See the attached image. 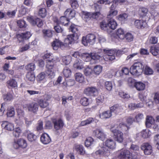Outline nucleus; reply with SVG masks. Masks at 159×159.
<instances>
[{
    "instance_id": "obj_1",
    "label": "nucleus",
    "mask_w": 159,
    "mask_h": 159,
    "mask_svg": "<svg viewBox=\"0 0 159 159\" xmlns=\"http://www.w3.org/2000/svg\"><path fill=\"white\" fill-rule=\"evenodd\" d=\"M105 146L97 151L95 153L98 155L108 156L110 154V149H113L116 148V143L112 139H108L105 142Z\"/></svg>"
},
{
    "instance_id": "obj_2",
    "label": "nucleus",
    "mask_w": 159,
    "mask_h": 159,
    "mask_svg": "<svg viewBox=\"0 0 159 159\" xmlns=\"http://www.w3.org/2000/svg\"><path fill=\"white\" fill-rule=\"evenodd\" d=\"M144 66L140 62L134 63L130 68V73L134 75L138 76L141 74L143 71Z\"/></svg>"
},
{
    "instance_id": "obj_3",
    "label": "nucleus",
    "mask_w": 159,
    "mask_h": 159,
    "mask_svg": "<svg viewBox=\"0 0 159 159\" xmlns=\"http://www.w3.org/2000/svg\"><path fill=\"white\" fill-rule=\"evenodd\" d=\"M81 57L84 61L86 62L91 61V62H95V60L99 59L100 57L99 55L96 53H92L90 54L87 53H83L81 54Z\"/></svg>"
},
{
    "instance_id": "obj_4",
    "label": "nucleus",
    "mask_w": 159,
    "mask_h": 159,
    "mask_svg": "<svg viewBox=\"0 0 159 159\" xmlns=\"http://www.w3.org/2000/svg\"><path fill=\"white\" fill-rule=\"evenodd\" d=\"M52 59V60L49 59L47 60V64L46 66L47 68V74L51 78H53L54 76L55 70V68L54 66V63H53V59Z\"/></svg>"
},
{
    "instance_id": "obj_5",
    "label": "nucleus",
    "mask_w": 159,
    "mask_h": 159,
    "mask_svg": "<svg viewBox=\"0 0 159 159\" xmlns=\"http://www.w3.org/2000/svg\"><path fill=\"white\" fill-rule=\"evenodd\" d=\"M110 129L113 134L114 139L119 143H122L123 140L122 132L113 127H111Z\"/></svg>"
},
{
    "instance_id": "obj_6",
    "label": "nucleus",
    "mask_w": 159,
    "mask_h": 159,
    "mask_svg": "<svg viewBox=\"0 0 159 159\" xmlns=\"http://www.w3.org/2000/svg\"><path fill=\"white\" fill-rule=\"evenodd\" d=\"M96 37L93 34H89L85 37H83L82 40V43L85 46L88 45V43L93 45L95 41Z\"/></svg>"
},
{
    "instance_id": "obj_7",
    "label": "nucleus",
    "mask_w": 159,
    "mask_h": 159,
    "mask_svg": "<svg viewBox=\"0 0 159 159\" xmlns=\"http://www.w3.org/2000/svg\"><path fill=\"white\" fill-rule=\"evenodd\" d=\"M137 156L132 157L130 152L127 150L122 149L120 152V154L118 157V159H136Z\"/></svg>"
},
{
    "instance_id": "obj_8",
    "label": "nucleus",
    "mask_w": 159,
    "mask_h": 159,
    "mask_svg": "<svg viewBox=\"0 0 159 159\" xmlns=\"http://www.w3.org/2000/svg\"><path fill=\"white\" fill-rule=\"evenodd\" d=\"M103 51L105 52V54L103 56V58L105 61H111L115 59V51L112 49L109 50L108 49H104Z\"/></svg>"
},
{
    "instance_id": "obj_9",
    "label": "nucleus",
    "mask_w": 159,
    "mask_h": 159,
    "mask_svg": "<svg viewBox=\"0 0 159 159\" xmlns=\"http://www.w3.org/2000/svg\"><path fill=\"white\" fill-rule=\"evenodd\" d=\"M84 93L87 96H95L98 94V92L96 87H90L85 89L84 91Z\"/></svg>"
},
{
    "instance_id": "obj_10",
    "label": "nucleus",
    "mask_w": 159,
    "mask_h": 159,
    "mask_svg": "<svg viewBox=\"0 0 159 159\" xmlns=\"http://www.w3.org/2000/svg\"><path fill=\"white\" fill-rule=\"evenodd\" d=\"M27 145L26 141L23 139H20L17 141H15L13 144V147L16 149L18 148L19 147L25 148Z\"/></svg>"
},
{
    "instance_id": "obj_11",
    "label": "nucleus",
    "mask_w": 159,
    "mask_h": 159,
    "mask_svg": "<svg viewBox=\"0 0 159 159\" xmlns=\"http://www.w3.org/2000/svg\"><path fill=\"white\" fill-rule=\"evenodd\" d=\"M78 37L77 35L76 36L74 34L68 35L67 38L65 40L64 47H68L69 44L72 43L74 41L78 39Z\"/></svg>"
},
{
    "instance_id": "obj_12",
    "label": "nucleus",
    "mask_w": 159,
    "mask_h": 159,
    "mask_svg": "<svg viewBox=\"0 0 159 159\" xmlns=\"http://www.w3.org/2000/svg\"><path fill=\"white\" fill-rule=\"evenodd\" d=\"M141 148V149L143 151L144 154L146 155H150L152 152V147L148 143H144L143 144Z\"/></svg>"
},
{
    "instance_id": "obj_13",
    "label": "nucleus",
    "mask_w": 159,
    "mask_h": 159,
    "mask_svg": "<svg viewBox=\"0 0 159 159\" xmlns=\"http://www.w3.org/2000/svg\"><path fill=\"white\" fill-rule=\"evenodd\" d=\"M30 22L33 25H37L38 27H41L43 25L42 20L37 18L33 19L32 17H29L27 18Z\"/></svg>"
},
{
    "instance_id": "obj_14",
    "label": "nucleus",
    "mask_w": 159,
    "mask_h": 159,
    "mask_svg": "<svg viewBox=\"0 0 159 159\" xmlns=\"http://www.w3.org/2000/svg\"><path fill=\"white\" fill-rule=\"evenodd\" d=\"M30 22L33 25H37L38 27H41L43 25L42 20L37 18L33 19L32 17H29L27 18Z\"/></svg>"
},
{
    "instance_id": "obj_15",
    "label": "nucleus",
    "mask_w": 159,
    "mask_h": 159,
    "mask_svg": "<svg viewBox=\"0 0 159 159\" xmlns=\"http://www.w3.org/2000/svg\"><path fill=\"white\" fill-rule=\"evenodd\" d=\"M93 133L97 138L103 141L106 138V135L103 131L100 129H97L94 130Z\"/></svg>"
},
{
    "instance_id": "obj_16",
    "label": "nucleus",
    "mask_w": 159,
    "mask_h": 159,
    "mask_svg": "<svg viewBox=\"0 0 159 159\" xmlns=\"http://www.w3.org/2000/svg\"><path fill=\"white\" fill-rule=\"evenodd\" d=\"M52 46L54 50H57L59 47L61 49H64L66 47H64V43H63L59 39H56L52 43Z\"/></svg>"
},
{
    "instance_id": "obj_17",
    "label": "nucleus",
    "mask_w": 159,
    "mask_h": 159,
    "mask_svg": "<svg viewBox=\"0 0 159 159\" xmlns=\"http://www.w3.org/2000/svg\"><path fill=\"white\" fill-rule=\"evenodd\" d=\"M31 34L30 32H27L24 33L17 34L16 36L19 42H23L24 39H28L31 36Z\"/></svg>"
},
{
    "instance_id": "obj_18",
    "label": "nucleus",
    "mask_w": 159,
    "mask_h": 159,
    "mask_svg": "<svg viewBox=\"0 0 159 159\" xmlns=\"http://www.w3.org/2000/svg\"><path fill=\"white\" fill-rule=\"evenodd\" d=\"M110 3L107 0H99L97 3H94L93 6L96 11H99L102 8L101 4H109Z\"/></svg>"
},
{
    "instance_id": "obj_19",
    "label": "nucleus",
    "mask_w": 159,
    "mask_h": 159,
    "mask_svg": "<svg viewBox=\"0 0 159 159\" xmlns=\"http://www.w3.org/2000/svg\"><path fill=\"white\" fill-rule=\"evenodd\" d=\"M1 126L5 130L9 131H12L14 129L13 124L6 121H3Z\"/></svg>"
},
{
    "instance_id": "obj_20",
    "label": "nucleus",
    "mask_w": 159,
    "mask_h": 159,
    "mask_svg": "<svg viewBox=\"0 0 159 159\" xmlns=\"http://www.w3.org/2000/svg\"><path fill=\"white\" fill-rule=\"evenodd\" d=\"M52 122L54 124V128L57 130L62 129L64 125L63 121L61 119H54L52 120Z\"/></svg>"
},
{
    "instance_id": "obj_21",
    "label": "nucleus",
    "mask_w": 159,
    "mask_h": 159,
    "mask_svg": "<svg viewBox=\"0 0 159 159\" xmlns=\"http://www.w3.org/2000/svg\"><path fill=\"white\" fill-rule=\"evenodd\" d=\"M27 107L29 111L34 113L38 110L39 106L37 103L34 102L27 104Z\"/></svg>"
},
{
    "instance_id": "obj_22",
    "label": "nucleus",
    "mask_w": 159,
    "mask_h": 159,
    "mask_svg": "<svg viewBox=\"0 0 159 159\" xmlns=\"http://www.w3.org/2000/svg\"><path fill=\"white\" fill-rule=\"evenodd\" d=\"M41 142L44 144H47L49 143L51 141L50 138L48 135L44 133L42 134L40 138Z\"/></svg>"
},
{
    "instance_id": "obj_23",
    "label": "nucleus",
    "mask_w": 159,
    "mask_h": 159,
    "mask_svg": "<svg viewBox=\"0 0 159 159\" xmlns=\"http://www.w3.org/2000/svg\"><path fill=\"white\" fill-rule=\"evenodd\" d=\"M134 25L138 29L142 28L146 26V22L143 20H138L135 21Z\"/></svg>"
},
{
    "instance_id": "obj_24",
    "label": "nucleus",
    "mask_w": 159,
    "mask_h": 159,
    "mask_svg": "<svg viewBox=\"0 0 159 159\" xmlns=\"http://www.w3.org/2000/svg\"><path fill=\"white\" fill-rule=\"evenodd\" d=\"M74 149L79 154L83 155L85 153V150L83 146L82 145L75 144L74 146Z\"/></svg>"
},
{
    "instance_id": "obj_25",
    "label": "nucleus",
    "mask_w": 159,
    "mask_h": 159,
    "mask_svg": "<svg viewBox=\"0 0 159 159\" xmlns=\"http://www.w3.org/2000/svg\"><path fill=\"white\" fill-rule=\"evenodd\" d=\"M112 115V112L110 110L103 112L100 114L99 116L101 119H104L110 118Z\"/></svg>"
},
{
    "instance_id": "obj_26",
    "label": "nucleus",
    "mask_w": 159,
    "mask_h": 159,
    "mask_svg": "<svg viewBox=\"0 0 159 159\" xmlns=\"http://www.w3.org/2000/svg\"><path fill=\"white\" fill-rule=\"evenodd\" d=\"M69 31L73 33L75 35H77L79 37L80 35V32L79 31L78 27L74 24L71 25L69 29Z\"/></svg>"
},
{
    "instance_id": "obj_27",
    "label": "nucleus",
    "mask_w": 159,
    "mask_h": 159,
    "mask_svg": "<svg viewBox=\"0 0 159 159\" xmlns=\"http://www.w3.org/2000/svg\"><path fill=\"white\" fill-rule=\"evenodd\" d=\"M110 110L112 113L114 112L115 113H118L120 112L122 108L121 106L118 104H116L110 108Z\"/></svg>"
},
{
    "instance_id": "obj_28",
    "label": "nucleus",
    "mask_w": 159,
    "mask_h": 159,
    "mask_svg": "<svg viewBox=\"0 0 159 159\" xmlns=\"http://www.w3.org/2000/svg\"><path fill=\"white\" fill-rule=\"evenodd\" d=\"M74 68L77 70H81L84 67L82 61L80 60H76L73 65Z\"/></svg>"
},
{
    "instance_id": "obj_29",
    "label": "nucleus",
    "mask_w": 159,
    "mask_h": 159,
    "mask_svg": "<svg viewBox=\"0 0 159 159\" xmlns=\"http://www.w3.org/2000/svg\"><path fill=\"white\" fill-rule=\"evenodd\" d=\"M75 11L71 10L70 9H67L64 12L65 15L70 19L72 18L75 16Z\"/></svg>"
},
{
    "instance_id": "obj_30",
    "label": "nucleus",
    "mask_w": 159,
    "mask_h": 159,
    "mask_svg": "<svg viewBox=\"0 0 159 159\" xmlns=\"http://www.w3.org/2000/svg\"><path fill=\"white\" fill-rule=\"evenodd\" d=\"M134 86L136 89L139 91L143 90L145 88V85L141 82H137L135 83Z\"/></svg>"
},
{
    "instance_id": "obj_31",
    "label": "nucleus",
    "mask_w": 159,
    "mask_h": 159,
    "mask_svg": "<svg viewBox=\"0 0 159 159\" xmlns=\"http://www.w3.org/2000/svg\"><path fill=\"white\" fill-rule=\"evenodd\" d=\"M43 36L45 39L51 38L52 36V31L50 30H43Z\"/></svg>"
},
{
    "instance_id": "obj_32",
    "label": "nucleus",
    "mask_w": 159,
    "mask_h": 159,
    "mask_svg": "<svg viewBox=\"0 0 159 159\" xmlns=\"http://www.w3.org/2000/svg\"><path fill=\"white\" fill-rule=\"evenodd\" d=\"M155 120L152 116H147L146 118V125L147 127H150L154 123Z\"/></svg>"
},
{
    "instance_id": "obj_33",
    "label": "nucleus",
    "mask_w": 159,
    "mask_h": 159,
    "mask_svg": "<svg viewBox=\"0 0 159 159\" xmlns=\"http://www.w3.org/2000/svg\"><path fill=\"white\" fill-rule=\"evenodd\" d=\"M37 102L41 108H45L48 105V103L45 99L38 100Z\"/></svg>"
},
{
    "instance_id": "obj_34",
    "label": "nucleus",
    "mask_w": 159,
    "mask_h": 159,
    "mask_svg": "<svg viewBox=\"0 0 159 159\" xmlns=\"http://www.w3.org/2000/svg\"><path fill=\"white\" fill-rule=\"evenodd\" d=\"M39 9L38 14L42 17H44L46 15V11L45 8L41 7L40 6L38 7Z\"/></svg>"
},
{
    "instance_id": "obj_35",
    "label": "nucleus",
    "mask_w": 159,
    "mask_h": 159,
    "mask_svg": "<svg viewBox=\"0 0 159 159\" xmlns=\"http://www.w3.org/2000/svg\"><path fill=\"white\" fill-rule=\"evenodd\" d=\"M7 85L9 88H16L17 87V83L15 80L11 79L7 82Z\"/></svg>"
},
{
    "instance_id": "obj_36",
    "label": "nucleus",
    "mask_w": 159,
    "mask_h": 159,
    "mask_svg": "<svg viewBox=\"0 0 159 159\" xmlns=\"http://www.w3.org/2000/svg\"><path fill=\"white\" fill-rule=\"evenodd\" d=\"M27 138L30 141L32 142L36 139V136L28 130L27 131Z\"/></svg>"
},
{
    "instance_id": "obj_37",
    "label": "nucleus",
    "mask_w": 159,
    "mask_h": 159,
    "mask_svg": "<svg viewBox=\"0 0 159 159\" xmlns=\"http://www.w3.org/2000/svg\"><path fill=\"white\" fill-rule=\"evenodd\" d=\"M108 25L109 26V29L114 30L116 28L117 24L115 20L111 19L108 23Z\"/></svg>"
},
{
    "instance_id": "obj_38",
    "label": "nucleus",
    "mask_w": 159,
    "mask_h": 159,
    "mask_svg": "<svg viewBox=\"0 0 159 159\" xmlns=\"http://www.w3.org/2000/svg\"><path fill=\"white\" fill-rule=\"evenodd\" d=\"M65 16L61 17L59 20L60 23L63 25L67 26L69 23V20Z\"/></svg>"
},
{
    "instance_id": "obj_39",
    "label": "nucleus",
    "mask_w": 159,
    "mask_h": 159,
    "mask_svg": "<svg viewBox=\"0 0 159 159\" xmlns=\"http://www.w3.org/2000/svg\"><path fill=\"white\" fill-rule=\"evenodd\" d=\"M75 77L77 81L80 82H83L84 80L83 75L80 73H76L75 74Z\"/></svg>"
},
{
    "instance_id": "obj_40",
    "label": "nucleus",
    "mask_w": 159,
    "mask_h": 159,
    "mask_svg": "<svg viewBox=\"0 0 159 159\" xmlns=\"http://www.w3.org/2000/svg\"><path fill=\"white\" fill-rule=\"evenodd\" d=\"M128 16L126 13H123L119 15L117 17L118 20L119 21L124 23L127 20Z\"/></svg>"
},
{
    "instance_id": "obj_41",
    "label": "nucleus",
    "mask_w": 159,
    "mask_h": 159,
    "mask_svg": "<svg viewBox=\"0 0 159 159\" xmlns=\"http://www.w3.org/2000/svg\"><path fill=\"white\" fill-rule=\"evenodd\" d=\"M26 79L28 80L33 82L35 80L34 75L32 72H29L26 75Z\"/></svg>"
},
{
    "instance_id": "obj_42",
    "label": "nucleus",
    "mask_w": 159,
    "mask_h": 159,
    "mask_svg": "<svg viewBox=\"0 0 159 159\" xmlns=\"http://www.w3.org/2000/svg\"><path fill=\"white\" fill-rule=\"evenodd\" d=\"M94 121L93 118L92 117H89L87 119L82 121L81 122L80 125L82 126H83L90 124Z\"/></svg>"
},
{
    "instance_id": "obj_43",
    "label": "nucleus",
    "mask_w": 159,
    "mask_h": 159,
    "mask_svg": "<svg viewBox=\"0 0 159 159\" xmlns=\"http://www.w3.org/2000/svg\"><path fill=\"white\" fill-rule=\"evenodd\" d=\"M148 12V10L144 7L140 8L139 10V13L140 16L143 17L145 16Z\"/></svg>"
},
{
    "instance_id": "obj_44",
    "label": "nucleus",
    "mask_w": 159,
    "mask_h": 159,
    "mask_svg": "<svg viewBox=\"0 0 159 159\" xmlns=\"http://www.w3.org/2000/svg\"><path fill=\"white\" fill-rule=\"evenodd\" d=\"M62 61L63 64L67 65L70 63L71 61V57L69 56H64L62 57Z\"/></svg>"
},
{
    "instance_id": "obj_45",
    "label": "nucleus",
    "mask_w": 159,
    "mask_h": 159,
    "mask_svg": "<svg viewBox=\"0 0 159 159\" xmlns=\"http://www.w3.org/2000/svg\"><path fill=\"white\" fill-rule=\"evenodd\" d=\"M116 34L119 38L121 39H123L125 37L124 31L121 28L117 30L116 32Z\"/></svg>"
},
{
    "instance_id": "obj_46",
    "label": "nucleus",
    "mask_w": 159,
    "mask_h": 159,
    "mask_svg": "<svg viewBox=\"0 0 159 159\" xmlns=\"http://www.w3.org/2000/svg\"><path fill=\"white\" fill-rule=\"evenodd\" d=\"M150 52L154 56H157L159 52V49L157 47L152 46L150 49Z\"/></svg>"
},
{
    "instance_id": "obj_47",
    "label": "nucleus",
    "mask_w": 159,
    "mask_h": 159,
    "mask_svg": "<svg viewBox=\"0 0 159 159\" xmlns=\"http://www.w3.org/2000/svg\"><path fill=\"white\" fill-rule=\"evenodd\" d=\"M151 134V132L148 130H143L140 133L141 136L144 138H146L149 137Z\"/></svg>"
},
{
    "instance_id": "obj_48",
    "label": "nucleus",
    "mask_w": 159,
    "mask_h": 159,
    "mask_svg": "<svg viewBox=\"0 0 159 159\" xmlns=\"http://www.w3.org/2000/svg\"><path fill=\"white\" fill-rule=\"evenodd\" d=\"M94 142L93 139L91 137L87 138L85 140V144L86 147H88L91 146Z\"/></svg>"
},
{
    "instance_id": "obj_49",
    "label": "nucleus",
    "mask_w": 159,
    "mask_h": 159,
    "mask_svg": "<svg viewBox=\"0 0 159 159\" xmlns=\"http://www.w3.org/2000/svg\"><path fill=\"white\" fill-rule=\"evenodd\" d=\"M19 8V14L20 16H23L25 15L26 13V8L25 7L23 6H21V7L18 6L16 8L17 9Z\"/></svg>"
},
{
    "instance_id": "obj_50",
    "label": "nucleus",
    "mask_w": 159,
    "mask_h": 159,
    "mask_svg": "<svg viewBox=\"0 0 159 159\" xmlns=\"http://www.w3.org/2000/svg\"><path fill=\"white\" fill-rule=\"evenodd\" d=\"M13 132V135L15 137H18L21 133V130L19 127L16 128Z\"/></svg>"
},
{
    "instance_id": "obj_51",
    "label": "nucleus",
    "mask_w": 159,
    "mask_h": 159,
    "mask_svg": "<svg viewBox=\"0 0 159 159\" xmlns=\"http://www.w3.org/2000/svg\"><path fill=\"white\" fill-rule=\"evenodd\" d=\"M80 102L81 104L84 106H87L89 104V99L86 97L82 98Z\"/></svg>"
},
{
    "instance_id": "obj_52",
    "label": "nucleus",
    "mask_w": 159,
    "mask_h": 159,
    "mask_svg": "<svg viewBox=\"0 0 159 159\" xmlns=\"http://www.w3.org/2000/svg\"><path fill=\"white\" fill-rule=\"evenodd\" d=\"M3 98L5 101H9L12 99L13 96L11 93H7V94L3 95Z\"/></svg>"
},
{
    "instance_id": "obj_53",
    "label": "nucleus",
    "mask_w": 159,
    "mask_h": 159,
    "mask_svg": "<svg viewBox=\"0 0 159 159\" xmlns=\"http://www.w3.org/2000/svg\"><path fill=\"white\" fill-rule=\"evenodd\" d=\"M118 11L116 10H110L109 13L107 15L108 18H111L117 15Z\"/></svg>"
},
{
    "instance_id": "obj_54",
    "label": "nucleus",
    "mask_w": 159,
    "mask_h": 159,
    "mask_svg": "<svg viewBox=\"0 0 159 159\" xmlns=\"http://www.w3.org/2000/svg\"><path fill=\"white\" fill-rule=\"evenodd\" d=\"M102 67L99 65L95 66L94 68V72L97 75H98L101 72Z\"/></svg>"
},
{
    "instance_id": "obj_55",
    "label": "nucleus",
    "mask_w": 159,
    "mask_h": 159,
    "mask_svg": "<svg viewBox=\"0 0 159 159\" xmlns=\"http://www.w3.org/2000/svg\"><path fill=\"white\" fill-rule=\"evenodd\" d=\"M105 87L108 91H111L113 87L112 82L109 81H106L105 83Z\"/></svg>"
},
{
    "instance_id": "obj_56",
    "label": "nucleus",
    "mask_w": 159,
    "mask_h": 159,
    "mask_svg": "<svg viewBox=\"0 0 159 159\" xmlns=\"http://www.w3.org/2000/svg\"><path fill=\"white\" fill-rule=\"evenodd\" d=\"M73 99V97L71 96L67 97L64 96L62 97V104L65 105L66 103L71 101Z\"/></svg>"
},
{
    "instance_id": "obj_57",
    "label": "nucleus",
    "mask_w": 159,
    "mask_h": 159,
    "mask_svg": "<svg viewBox=\"0 0 159 159\" xmlns=\"http://www.w3.org/2000/svg\"><path fill=\"white\" fill-rule=\"evenodd\" d=\"M84 73L87 76H91L93 73L92 70L89 67L85 68L84 70Z\"/></svg>"
},
{
    "instance_id": "obj_58",
    "label": "nucleus",
    "mask_w": 159,
    "mask_h": 159,
    "mask_svg": "<svg viewBox=\"0 0 159 159\" xmlns=\"http://www.w3.org/2000/svg\"><path fill=\"white\" fill-rule=\"evenodd\" d=\"M15 113L14 108L13 107H10L8 109L7 115L8 117H11L14 115Z\"/></svg>"
},
{
    "instance_id": "obj_59",
    "label": "nucleus",
    "mask_w": 159,
    "mask_h": 159,
    "mask_svg": "<svg viewBox=\"0 0 159 159\" xmlns=\"http://www.w3.org/2000/svg\"><path fill=\"white\" fill-rule=\"evenodd\" d=\"M45 76L46 75L44 72H41L37 76V80L39 82H40L43 80L45 79Z\"/></svg>"
},
{
    "instance_id": "obj_60",
    "label": "nucleus",
    "mask_w": 159,
    "mask_h": 159,
    "mask_svg": "<svg viewBox=\"0 0 159 159\" xmlns=\"http://www.w3.org/2000/svg\"><path fill=\"white\" fill-rule=\"evenodd\" d=\"M70 3L72 7L74 9H76L78 7L79 4L77 0H70Z\"/></svg>"
},
{
    "instance_id": "obj_61",
    "label": "nucleus",
    "mask_w": 159,
    "mask_h": 159,
    "mask_svg": "<svg viewBox=\"0 0 159 159\" xmlns=\"http://www.w3.org/2000/svg\"><path fill=\"white\" fill-rule=\"evenodd\" d=\"M16 11V9L12 11H9L7 12L6 15L8 17L12 18L15 16Z\"/></svg>"
},
{
    "instance_id": "obj_62",
    "label": "nucleus",
    "mask_w": 159,
    "mask_h": 159,
    "mask_svg": "<svg viewBox=\"0 0 159 159\" xmlns=\"http://www.w3.org/2000/svg\"><path fill=\"white\" fill-rule=\"evenodd\" d=\"M63 73L64 76L67 78L71 75V71L70 69L67 68H66L63 70Z\"/></svg>"
},
{
    "instance_id": "obj_63",
    "label": "nucleus",
    "mask_w": 159,
    "mask_h": 159,
    "mask_svg": "<svg viewBox=\"0 0 159 159\" xmlns=\"http://www.w3.org/2000/svg\"><path fill=\"white\" fill-rule=\"evenodd\" d=\"M135 118L137 122L140 121L142 119L144 118L143 115L141 113H138L136 115Z\"/></svg>"
},
{
    "instance_id": "obj_64",
    "label": "nucleus",
    "mask_w": 159,
    "mask_h": 159,
    "mask_svg": "<svg viewBox=\"0 0 159 159\" xmlns=\"http://www.w3.org/2000/svg\"><path fill=\"white\" fill-rule=\"evenodd\" d=\"M17 24L21 28L25 27L26 26L25 21L22 20H18L17 21Z\"/></svg>"
}]
</instances>
